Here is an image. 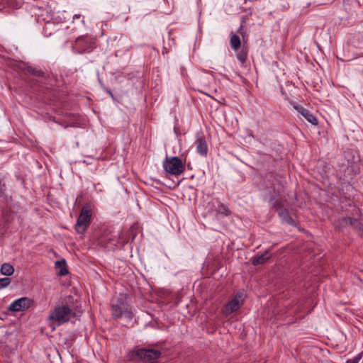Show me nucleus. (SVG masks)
<instances>
[{"mask_svg":"<svg viewBox=\"0 0 363 363\" xmlns=\"http://www.w3.org/2000/svg\"><path fill=\"white\" fill-rule=\"evenodd\" d=\"M21 70L25 74H29L37 77H45V73L43 70L30 65H24L23 67H21Z\"/></svg>","mask_w":363,"mask_h":363,"instance_id":"obj_12","label":"nucleus"},{"mask_svg":"<svg viewBox=\"0 0 363 363\" xmlns=\"http://www.w3.org/2000/svg\"><path fill=\"white\" fill-rule=\"evenodd\" d=\"M363 357V352L359 353L356 357L352 359H348L346 363H359L361 359Z\"/></svg>","mask_w":363,"mask_h":363,"instance_id":"obj_25","label":"nucleus"},{"mask_svg":"<svg viewBox=\"0 0 363 363\" xmlns=\"http://www.w3.org/2000/svg\"><path fill=\"white\" fill-rule=\"evenodd\" d=\"M217 212L225 216H229L231 214V211L225 204L218 202V205L216 209Z\"/></svg>","mask_w":363,"mask_h":363,"instance_id":"obj_22","label":"nucleus"},{"mask_svg":"<svg viewBox=\"0 0 363 363\" xmlns=\"http://www.w3.org/2000/svg\"><path fill=\"white\" fill-rule=\"evenodd\" d=\"M91 214L92 211L89 205H85L82 207L74 225L77 233L84 234L86 231L91 223Z\"/></svg>","mask_w":363,"mask_h":363,"instance_id":"obj_5","label":"nucleus"},{"mask_svg":"<svg viewBox=\"0 0 363 363\" xmlns=\"http://www.w3.org/2000/svg\"><path fill=\"white\" fill-rule=\"evenodd\" d=\"M278 214H279V216L280 217V218L281 219L282 222L289 224L291 225H296L295 220L292 218L289 210L286 209V208L279 211Z\"/></svg>","mask_w":363,"mask_h":363,"instance_id":"obj_15","label":"nucleus"},{"mask_svg":"<svg viewBox=\"0 0 363 363\" xmlns=\"http://www.w3.org/2000/svg\"><path fill=\"white\" fill-rule=\"evenodd\" d=\"M95 48V40L89 35L77 38L74 45V48L78 53L90 52Z\"/></svg>","mask_w":363,"mask_h":363,"instance_id":"obj_7","label":"nucleus"},{"mask_svg":"<svg viewBox=\"0 0 363 363\" xmlns=\"http://www.w3.org/2000/svg\"><path fill=\"white\" fill-rule=\"evenodd\" d=\"M125 303L121 299H118L116 303L111 305L113 316L115 319L120 318L124 312Z\"/></svg>","mask_w":363,"mask_h":363,"instance_id":"obj_13","label":"nucleus"},{"mask_svg":"<svg viewBox=\"0 0 363 363\" xmlns=\"http://www.w3.org/2000/svg\"><path fill=\"white\" fill-rule=\"evenodd\" d=\"M55 268L59 269L60 271L58 274L60 276H65L69 273V271L67 268V263L65 259H62L61 260H58L55 262Z\"/></svg>","mask_w":363,"mask_h":363,"instance_id":"obj_18","label":"nucleus"},{"mask_svg":"<svg viewBox=\"0 0 363 363\" xmlns=\"http://www.w3.org/2000/svg\"><path fill=\"white\" fill-rule=\"evenodd\" d=\"M140 233H141V228L138 223H134L128 230L122 231L119 234L117 240L109 238L106 244L107 247L120 246L121 247H123L128 242H133Z\"/></svg>","mask_w":363,"mask_h":363,"instance_id":"obj_2","label":"nucleus"},{"mask_svg":"<svg viewBox=\"0 0 363 363\" xmlns=\"http://www.w3.org/2000/svg\"><path fill=\"white\" fill-rule=\"evenodd\" d=\"M1 273L5 276H11L14 272V268L13 265L9 263H4L1 267Z\"/></svg>","mask_w":363,"mask_h":363,"instance_id":"obj_19","label":"nucleus"},{"mask_svg":"<svg viewBox=\"0 0 363 363\" xmlns=\"http://www.w3.org/2000/svg\"><path fill=\"white\" fill-rule=\"evenodd\" d=\"M240 296L236 295L232 300L225 303L221 310L222 313L225 316H228L237 311L242 304L240 301Z\"/></svg>","mask_w":363,"mask_h":363,"instance_id":"obj_10","label":"nucleus"},{"mask_svg":"<svg viewBox=\"0 0 363 363\" xmlns=\"http://www.w3.org/2000/svg\"><path fill=\"white\" fill-rule=\"evenodd\" d=\"M296 110L312 125H317L318 121L308 110L302 106L296 107Z\"/></svg>","mask_w":363,"mask_h":363,"instance_id":"obj_14","label":"nucleus"},{"mask_svg":"<svg viewBox=\"0 0 363 363\" xmlns=\"http://www.w3.org/2000/svg\"><path fill=\"white\" fill-rule=\"evenodd\" d=\"M6 191V184L2 179H0V195L4 194Z\"/></svg>","mask_w":363,"mask_h":363,"instance_id":"obj_26","label":"nucleus"},{"mask_svg":"<svg viewBox=\"0 0 363 363\" xmlns=\"http://www.w3.org/2000/svg\"><path fill=\"white\" fill-rule=\"evenodd\" d=\"M11 279L10 278H1L0 279V289L8 286L11 284Z\"/></svg>","mask_w":363,"mask_h":363,"instance_id":"obj_24","label":"nucleus"},{"mask_svg":"<svg viewBox=\"0 0 363 363\" xmlns=\"http://www.w3.org/2000/svg\"><path fill=\"white\" fill-rule=\"evenodd\" d=\"M245 28L246 26H240L238 30V33H239L241 35L243 40V43L246 44L245 38H247V31Z\"/></svg>","mask_w":363,"mask_h":363,"instance_id":"obj_23","label":"nucleus"},{"mask_svg":"<svg viewBox=\"0 0 363 363\" xmlns=\"http://www.w3.org/2000/svg\"><path fill=\"white\" fill-rule=\"evenodd\" d=\"M269 201L270 203H272V208H274L278 213L279 211L284 208L283 202L280 200L275 199L274 197H271Z\"/></svg>","mask_w":363,"mask_h":363,"instance_id":"obj_21","label":"nucleus"},{"mask_svg":"<svg viewBox=\"0 0 363 363\" xmlns=\"http://www.w3.org/2000/svg\"><path fill=\"white\" fill-rule=\"evenodd\" d=\"M230 45L233 50L235 51L238 50L241 47V40L238 35L233 34L230 38Z\"/></svg>","mask_w":363,"mask_h":363,"instance_id":"obj_20","label":"nucleus"},{"mask_svg":"<svg viewBox=\"0 0 363 363\" xmlns=\"http://www.w3.org/2000/svg\"><path fill=\"white\" fill-rule=\"evenodd\" d=\"M271 255L267 250L264 252L257 255L252 259V264L255 266L264 264L267 259L270 258Z\"/></svg>","mask_w":363,"mask_h":363,"instance_id":"obj_16","label":"nucleus"},{"mask_svg":"<svg viewBox=\"0 0 363 363\" xmlns=\"http://www.w3.org/2000/svg\"><path fill=\"white\" fill-rule=\"evenodd\" d=\"M161 352L158 350L134 347L130 350L128 357L130 361H150L160 358Z\"/></svg>","mask_w":363,"mask_h":363,"instance_id":"obj_3","label":"nucleus"},{"mask_svg":"<svg viewBox=\"0 0 363 363\" xmlns=\"http://www.w3.org/2000/svg\"><path fill=\"white\" fill-rule=\"evenodd\" d=\"M196 150L201 156H206L208 153V145L203 133H198L196 139Z\"/></svg>","mask_w":363,"mask_h":363,"instance_id":"obj_11","label":"nucleus"},{"mask_svg":"<svg viewBox=\"0 0 363 363\" xmlns=\"http://www.w3.org/2000/svg\"><path fill=\"white\" fill-rule=\"evenodd\" d=\"M81 17V15L80 14H75L73 17V19H76V18H80Z\"/></svg>","mask_w":363,"mask_h":363,"instance_id":"obj_28","label":"nucleus"},{"mask_svg":"<svg viewBox=\"0 0 363 363\" xmlns=\"http://www.w3.org/2000/svg\"><path fill=\"white\" fill-rule=\"evenodd\" d=\"M247 20H249V16L247 15L244 16L241 19L240 26H246V23Z\"/></svg>","mask_w":363,"mask_h":363,"instance_id":"obj_27","label":"nucleus"},{"mask_svg":"<svg viewBox=\"0 0 363 363\" xmlns=\"http://www.w3.org/2000/svg\"><path fill=\"white\" fill-rule=\"evenodd\" d=\"M77 308V301L74 300L72 296H68L65 298L62 305L55 306L48 319L57 322L59 325H62L77 317V313L79 312Z\"/></svg>","mask_w":363,"mask_h":363,"instance_id":"obj_1","label":"nucleus"},{"mask_svg":"<svg viewBox=\"0 0 363 363\" xmlns=\"http://www.w3.org/2000/svg\"><path fill=\"white\" fill-rule=\"evenodd\" d=\"M335 230L342 232L350 227L352 230L363 233V223L358 218L343 216L337 218L333 223Z\"/></svg>","mask_w":363,"mask_h":363,"instance_id":"obj_4","label":"nucleus"},{"mask_svg":"<svg viewBox=\"0 0 363 363\" xmlns=\"http://www.w3.org/2000/svg\"><path fill=\"white\" fill-rule=\"evenodd\" d=\"M350 155L351 152L350 151L345 152V159L347 161L346 162H342L339 164V169L337 170V175L339 177L340 179L343 181H347L349 179H352L355 174L354 169V162L350 161L349 159Z\"/></svg>","mask_w":363,"mask_h":363,"instance_id":"obj_6","label":"nucleus"},{"mask_svg":"<svg viewBox=\"0 0 363 363\" xmlns=\"http://www.w3.org/2000/svg\"><path fill=\"white\" fill-rule=\"evenodd\" d=\"M163 167L167 172L176 176L182 174L185 170L184 164L178 157L167 158L164 161Z\"/></svg>","mask_w":363,"mask_h":363,"instance_id":"obj_8","label":"nucleus"},{"mask_svg":"<svg viewBox=\"0 0 363 363\" xmlns=\"http://www.w3.org/2000/svg\"><path fill=\"white\" fill-rule=\"evenodd\" d=\"M33 301L28 297H22L14 301L9 307V310L13 312L23 311L28 309Z\"/></svg>","mask_w":363,"mask_h":363,"instance_id":"obj_9","label":"nucleus"},{"mask_svg":"<svg viewBox=\"0 0 363 363\" xmlns=\"http://www.w3.org/2000/svg\"><path fill=\"white\" fill-rule=\"evenodd\" d=\"M248 46L243 43L241 50L237 54V58L242 65H244L247 59Z\"/></svg>","mask_w":363,"mask_h":363,"instance_id":"obj_17","label":"nucleus"}]
</instances>
